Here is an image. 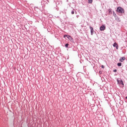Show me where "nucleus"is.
<instances>
[{"label": "nucleus", "instance_id": "obj_1", "mask_svg": "<svg viewBox=\"0 0 127 127\" xmlns=\"http://www.w3.org/2000/svg\"><path fill=\"white\" fill-rule=\"evenodd\" d=\"M117 11L119 12V13H124L125 12V9L121 7H118Z\"/></svg>", "mask_w": 127, "mask_h": 127}, {"label": "nucleus", "instance_id": "obj_2", "mask_svg": "<svg viewBox=\"0 0 127 127\" xmlns=\"http://www.w3.org/2000/svg\"><path fill=\"white\" fill-rule=\"evenodd\" d=\"M64 38H65V37H67V38H68L69 40H70V41H73V38H72L71 36H69L68 35H64Z\"/></svg>", "mask_w": 127, "mask_h": 127}, {"label": "nucleus", "instance_id": "obj_3", "mask_svg": "<svg viewBox=\"0 0 127 127\" xmlns=\"http://www.w3.org/2000/svg\"><path fill=\"white\" fill-rule=\"evenodd\" d=\"M106 29V26L104 25H102L100 27V30L101 31H104Z\"/></svg>", "mask_w": 127, "mask_h": 127}, {"label": "nucleus", "instance_id": "obj_4", "mask_svg": "<svg viewBox=\"0 0 127 127\" xmlns=\"http://www.w3.org/2000/svg\"><path fill=\"white\" fill-rule=\"evenodd\" d=\"M117 82L118 84H121L122 85H124V82L123 81L122 79H121L120 80L119 79H117Z\"/></svg>", "mask_w": 127, "mask_h": 127}, {"label": "nucleus", "instance_id": "obj_5", "mask_svg": "<svg viewBox=\"0 0 127 127\" xmlns=\"http://www.w3.org/2000/svg\"><path fill=\"white\" fill-rule=\"evenodd\" d=\"M90 29L91 30V35H93V34H94V28L92 27H90Z\"/></svg>", "mask_w": 127, "mask_h": 127}, {"label": "nucleus", "instance_id": "obj_6", "mask_svg": "<svg viewBox=\"0 0 127 127\" xmlns=\"http://www.w3.org/2000/svg\"><path fill=\"white\" fill-rule=\"evenodd\" d=\"M113 46L114 47H116L117 49H119V46L118 45V44H117V43H115L113 44Z\"/></svg>", "mask_w": 127, "mask_h": 127}, {"label": "nucleus", "instance_id": "obj_7", "mask_svg": "<svg viewBox=\"0 0 127 127\" xmlns=\"http://www.w3.org/2000/svg\"><path fill=\"white\" fill-rule=\"evenodd\" d=\"M124 60H126V58H125V57H123L120 59V62H124Z\"/></svg>", "mask_w": 127, "mask_h": 127}, {"label": "nucleus", "instance_id": "obj_8", "mask_svg": "<svg viewBox=\"0 0 127 127\" xmlns=\"http://www.w3.org/2000/svg\"><path fill=\"white\" fill-rule=\"evenodd\" d=\"M93 2V0H88V3H92Z\"/></svg>", "mask_w": 127, "mask_h": 127}, {"label": "nucleus", "instance_id": "obj_9", "mask_svg": "<svg viewBox=\"0 0 127 127\" xmlns=\"http://www.w3.org/2000/svg\"><path fill=\"white\" fill-rule=\"evenodd\" d=\"M69 46V44H66L65 45V47L66 48H68V47Z\"/></svg>", "mask_w": 127, "mask_h": 127}, {"label": "nucleus", "instance_id": "obj_10", "mask_svg": "<svg viewBox=\"0 0 127 127\" xmlns=\"http://www.w3.org/2000/svg\"><path fill=\"white\" fill-rule=\"evenodd\" d=\"M109 13H111L112 14V9H109Z\"/></svg>", "mask_w": 127, "mask_h": 127}, {"label": "nucleus", "instance_id": "obj_11", "mask_svg": "<svg viewBox=\"0 0 127 127\" xmlns=\"http://www.w3.org/2000/svg\"><path fill=\"white\" fill-rule=\"evenodd\" d=\"M118 66H122V63H119L117 64Z\"/></svg>", "mask_w": 127, "mask_h": 127}, {"label": "nucleus", "instance_id": "obj_12", "mask_svg": "<svg viewBox=\"0 0 127 127\" xmlns=\"http://www.w3.org/2000/svg\"><path fill=\"white\" fill-rule=\"evenodd\" d=\"M75 13V12L74 11H71V14H74Z\"/></svg>", "mask_w": 127, "mask_h": 127}, {"label": "nucleus", "instance_id": "obj_13", "mask_svg": "<svg viewBox=\"0 0 127 127\" xmlns=\"http://www.w3.org/2000/svg\"><path fill=\"white\" fill-rule=\"evenodd\" d=\"M101 68H102L103 69H104V68H105V66H104V65H102L101 66Z\"/></svg>", "mask_w": 127, "mask_h": 127}, {"label": "nucleus", "instance_id": "obj_14", "mask_svg": "<svg viewBox=\"0 0 127 127\" xmlns=\"http://www.w3.org/2000/svg\"><path fill=\"white\" fill-rule=\"evenodd\" d=\"M113 71H114V72H117V69L114 70Z\"/></svg>", "mask_w": 127, "mask_h": 127}, {"label": "nucleus", "instance_id": "obj_15", "mask_svg": "<svg viewBox=\"0 0 127 127\" xmlns=\"http://www.w3.org/2000/svg\"><path fill=\"white\" fill-rule=\"evenodd\" d=\"M126 99H127V96L126 97Z\"/></svg>", "mask_w": 127, "mask_h": 127}]
</instances>
